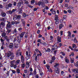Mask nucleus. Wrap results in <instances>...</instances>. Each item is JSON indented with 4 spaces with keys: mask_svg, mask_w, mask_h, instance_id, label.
<instances>
[{
    "mask_svg": "<svg viewBox=\"0 0 78 78\" xmlns=\"http://www.w3.org/2000/svg\"><path fill=\"white\" fill-rule=\"evenodd\" d=\"M6 55H7L8 57H9L10 56H11L10 57V59L12 60L14 58V54L11 53L10 51H9L6 54Z\"/></svg>",
    "mask_w": 78,
    "mask_h": 78,
    "instance_id": "1",
    "label": "nucleus"
},
{
    "mask_svg": "<svg viewBox=\"0 0 78 78\" xmlns=\"http://www.w3.org/2000/svg\"><path fill=\"white\" fill-rule=\"evenodd\" d=\"M25 34V32H22L20 34V37H17V41L18 42V43H20V40L21 39V37H23V36Z\"/></svg>",
    "mask_w": 78,
    "mask_h": 78,
    "instance_id": "2",
    "label": "nucleus"
},
{
    "mask_svg": "<svg viewBox=\"0 0 78 78\" xmlns=\"http://www.w3.org/2000/svg\"><path fill=\"white\" fill-rule=\"evenodd\" d=\"M10 28H11V22H8V23L7 25V27L6 28L7 30H9Z\"/></svg>",
    "mask_w": 78,
    "mask_h": 78,
    "instance_id": "3",
    "label": "nucleus"
},
{
    "mask_svg": "<svg viewBox=\"0 0 78 78\" xmlns=\"http://www.w3.org/2000/svg\"><path fill=\"white\" fill-rule=\"evenodd\" d=\"M72 72L75 74L78 73V69H73L71 70Z\"/></svg>",
    "mask_w": 78,
    "mask_h": 78,
    "instance_id": "4",
    "label": "nucleus"
},
{
    "mask_svg": "<svg viewBox=\"0 0 78 78\" xmlns=\"http://www.w3.org/2000/svg\"><path fill=\"white\" fill-rule=\"evenodd\" d=\"M15 61L14 60L10 62V66L11 67H14V64L15 63Z\"/></svg>",
    "mask_w": 78,
    "mask_h": 78,
    "instance_id": "5",
    "label": "nucleus"
},
{
    "mask_svg": "<svg viewBox=\"0 0 78 78\" xmlns=\"http://www.w3.org/2000/svg\"><path fill=\"white\" fill-rule=\"evenodd\" d=\"M59 69L58 68H57L55 71V73H59Z\"/></svg>",
    "mask_w": 78,
    "mask_h": 78,
    "instance_id": "6",
    "label": "nucleus"
},
{
    "mask_svg": "<svg viewBox=\"0 0 78 78\" xmlns=\"http://www.w3.org/2000/svg\"><path fill=\"white\" fill-rule=\"evenodd\" d=\"M11 37V40H12V41H13L14 42H16V37H15L14 36H12Z\"/></svg>",
    "mask_w": 78,
    "mask_h": 78,
    "instance_id": "7",
    "label": "nucleus"
},
{
    "mask_svg": "<svg viewBox=\"0 0 78 78\" xmlns=\"http://www.w3.org/2000/svg\"><path fill=\"white\" fill-rule=\"evenodd\" d=\"M57 41L58 42H61V37H59L58 36L57 37Z\"/></svg>",
    "mask_w": 78,
    "mask_h": 78,
    "instance_id": "8",
    "label": "nucleus"
},
{
    "mask_svg": "<svg viewBox=\"0 0 78 78\" xmlns=\"http://www.w3.org/2000/svg\"><path fill=\"white\" fill-rule=\"evenodd\" d=\"M12 5V4H8V5H6V8H8L9 7V8H11V6Z\"/></svg>",
    "mask_w": 78,
    "mask_h": 78,
    "instance_id": "9",
    "label": "nucleus"
},
{
    "mask_svg": "<svg viewBox=\"0 0 78 78\" xmlns=\"http://www.w3.org/2000/svg\"><path fill=\"white\" fill-rule=\"evenodd\" d=\"M72 47V48H77L76 45V44H73Z\"/></svg>",
    "mask_w": 78,
    "mask_h": 78,
    "instance_id": "10",
    "label": "nucleus"
},
{
    "mask_svg": "<svg viewBox=\"0 0 78 78\" xmlns=\"http://www.w3.org/2000/svg\"><path fill=\"white\" fill-rule=\"evenodd\" d=\"M30 66V63H29V62H26V67L27 68H28L29 67V66Z\"/></svg>",
    "mask_w": 78,
    "mask_h": 78,
    "instance_id": "11",
    "label": "nucleus"
},
{
    "mask_svg": "<svg viewBox=\"0 0 78 78\" xmlns=\"http://www.w3.org/2000/svg\"><path fill=\"white\" fill-rule=\"evenodd\" d=\"M68 35L67 36L68 37H70L71 36V32L70 31H68L67 32Z\"/></svg>",
    "mask_w": 78,
    "mask_h": 78,
    "instance_id": "12",
    "label": "nucleus"
},
{
    "mask_svg": "<svg viewBox=\"0 0 78 78\" xmlns=\"http://www.w3.org/2000/svg\"><path fill=\"white\" fill-rule=\"evenodd\" d=\"M70 59L71 63H73V62H74V58H70Z\"/></svg>",
    "mask_w": 78,
    "mask_h": 78,
    "instance_id": "13",
    "label": "nucleus"
},
{
    "mask_svg": "<svg viewBox=\"0 0 78 78\" xmlns=\"http://www.w3.org/2000/svg\"><path fill=\"white\" fill-rule=\"evenodd\" d=\"M43 3L44 4L46 3H48V0H43Z\"/></svg>",
    "mask_w": 78,
    "mask_h": 78,
    "instance_id": "14",
    "label": "nucleus"
},
{
    "mask_svg": "<svg viewBox=\"0 0 78 78\" xmlns=\"http://www.w3.org/2000/svg\"><path fill=\"white\" fill-rule=\"evenodd\" d=\"M73 41L74 42H75V43H76V44L78 43V41H77V40H76V37H74Z\"/></svg>",
    "mask_w": 78,
    "mask_h": 78,
    "instance_id": "15",
    "label": "nucleus"
},
{
    "mask_svg": "<svg viewBox=\"0 0 78 78\" xmlns=\"http://www.w3.org/2000/svg\"><path fill=\"white\" fill-rule=\"evenodd\" d=\"M64 27V25L62 24H60L59 26V29H61L62 28Z\"/></svg>",
    "mask_w": 78,
    "mask_h": 78,
    "instance_id": "16",
    "label": "nucleus"
},
{
    "mask_svg": "<svg viewBox=\"0 0 78 78\" xmlns=\"http://www.w3.org/2000/svg\"><path fill=\"white\" fill-rule=\"evenodd\" d=\"M21 60L22 62L23 63L24 62V58H23V56H21Z\"/></svg>",
    "mask_w": 78,
    "mask_h": 78,
    "instance_id": "17",
    "label": "nucleus"
},
{
    "mask_svg": "<svg viewBox=\"0 0 78 78\" xmlns=\"http://www.w3.org/2000/svg\"><path fill=\"white\" fill-rule=\"evenodd\" d=\"M19 62H20V60H18L15 62V64L16 65H18V64H19Z\"/></svg>",
    "mask_w": 78,
    "mask_h": 78,
    "instance_id": "18",
    "label": "nucleus"
},
{
    "mask_svg": "<svg viewBox=\"0 0 78 78\" xmlns=\"http://www.w3.org/2000/svg\"><path fill=\"white\" fill-rule=\"evenodd\" d=\"M13 47V44H12V43H10L9 46V47L10 48H12Z\"/></svg>",
    "mask_w": 78,
    "mask_h": 78,
    "instance_id": "19",
    "label": "nucleus"
},
{
    "mask_svg": "<svg viewBox=\"0 0 78 78\" xmlns=\"http://www.w3.org/2000/svg\"><path fill=\"white\" fill-rule=\"evenodd\" d=\"M1 25L3 26V27H5V23H3V22H2L1 23L0 25V28H1Z\"/></svg>",
    "mask_w": 78,
    "mask_h": 78,
    "instance_id": "20",
    "label": "nucleus"
},
{
    "mask_svg": "<svg viewBox=\"0 0 78 78\" xmlns=\"http://www.w3.org/2000/svg\"><path fill=\"white\" fill-rule=\"evenodd\" d=\"M13 34H14L15 33V34H17V30H16V29H15L14 30V31L13 32Z\"/></svg>",
    "mask_w": 78,
    "mask_h": 78,
    "instance_id": "21",
    "label": "nucleus"
},
{
    "mask_svg": "<svg viewBox=\"0 0 78 78\" xmlns=\"http://www.w3.org/2000/svg\"><path fill=\"white\" fill-rule=\"evenodd\" d=\"M19 50H18L16 51V55L17 57H18L19 56Z\"/></svg>",
    "mask_w": 78,
    "mask_h": 78,
    "instance_id": "22",
    "label": "nucleus"
},
{
    "mask_svg": "<svg viewBox=\"0 0 78 78\" xmlns=\"http://www.w3.org/2000/svg\"><path fill=\"white\" fill-rule=\"evenodd\" d=\"M17 6L18 8H19L20 6H21V3L20 2H19L17 4Z\"/></svg>",
    "mask_w": 78,
    "mask_h": 78,
    "instance_id": "23",
    "label": "nucleus"
},
{
    "mask_svg": "<svg viewBox=\"0 0 78 78\" xmlns=\"http://www.w3.org/2000/svg\"><path fill=\"white\" fill-rule=\"evenodd\" d=\"M2 17H5L6 14L5 13H2Z\"/></svg>",
    "mask_w": 78,
    "mask_h": 78,
    "instance_id": "24",
    "label": "nucleus"
},
{
    "mask_svg": "<svg viewBox=\"0 0 78 78\" xmlns=\"http://www.w3.org/2000/svg\"><path fill=\"white\" fill-rule=\"evenodd\" d=\"M45 50L46 52H47V51H48V52H50L51 51L50 49V48H48L47 50V49H45Z\"/></svg>",
    "mask_w": 78,
    "mask_h": 78,
    "instance_id": "25",
    "label": "nucleus"
},
{
    "mask_svg": "<svg viewBox=\"0 0 78 78\" xmlns=\"http://www.w3.org/2000/svg\"><path fill=\"white\" fill-rule=\"evenodd\" d=\"M55 20H58V15H55Z\"/></svg>",
    "mask_w": 78,
    "mask_h": 78,
    "instance_id": "26",
    "label": "nucleus"
},
{
    "mask_svg": "<svg viewBox=\"0 0 78 78\" xmlns=\"http://www.w3.org/2000/svg\"><path fill=\"white\" fill-rule=\"evenodd\" d=\"M22 23L23 24V25H25V21L23 20H22Z\"/></svg>",
    "mask_w": 78,
    "mask_h": 78,
    "instance_id": "27",
    "label": "nucleus"
},
{
    "mask_svg": "<svg viewBox=\"0 0 78 78\" xmlns=\"http://www.w3.org/2000/svg\"><path fill=\"white\" fill-rule=\"evenodd\" d=\"M28 33H26L25 35V37L26 38V39L27 38V37H28Z\"/></svg>",
    "mask_w": 78,
    "mask_h": 78,
    "instance_id": "28",
    "label": "nucleus"
},
{
    "mask_svg": "<svg viewBox=\"0 0 78 78\" xmlns=\"http://www.w3.org/2000/svg\"><path fill=\"white\" fill-rule=\"evenodd\" d=\"M17 18L18 19H20L21 18V16L20 15H18L16 16Z\"/></svg>",
    "mask_w": 78,
    "mask_h": 78,
    "instance_id": "29",
    "label": "nucleus"
},
{
    "mask_svg": "<svg viewBox=\"0 0 78 78\" xmlns=\"http://www.w3.org/2000/svg\"><path fill=\"white\" fill-rule=\"evenodd\" d=\"M65 61L66 62H67V63H69V60L67 58L65 59Z\"/></svg>",
    "mask_w": 78,
    "mask_h": 78,
    "instance_id": "30",
    "label": "nucleus"
},
{
    "mask_svg": "<svg viewBox=\"0 0 78 78\" xmlns=\"http://www.w3.org/2000/svg\"><path fill=\"white\" fill-rule=\"evenodd\" d=\"M55 24L57 25L59 23V20H57L55 22Z\"/></svg>",
    "mask_w": 78,
    "mask_h": 78,
    "instance_id": "31",
    "label": "nucleus"
},
{
    "mask_svg": "<svg viewBox=\"0 0 78 78\" xmlns=\"http://www.w3.org/2000/svg\"><path fill=\"white\" fill-rule=\"evenodd\" d=\"M10 32H11V30H9L6 32V33L7 34H8Z\"/></svg>",
    "mask_w": 78,
    "mask_h": 78,
    "instance_id": "32",
    "label": "nucleus"
},
{
    "mask_svg": "<svg viewBox=\"0 0 78 78\" xmlns=\"http://www.w3.org/2000/svg\"><path fill=\"white\" fill-rule=\"evenodd\" d=\"M45 66L47 68V69H50V66L47 65H46Z\"/></svg>",
    "mask_w": 78,
    "mask_h": 78,
    "instance_id": "33",
    "label": "nucleus"
},
{
    "mask_svg": "<svg viewBox=\"0 0 78 78\" xmlns=\"http://www.w3.org/2000/svg\"><path fill=\"white\" fill-rule=\"evenodd\" d=\"M6 34L5 33H3L2 34V37H5V36H6Z\"/></svg>",
    "mask_w": 78,
    "mask_h": 78,
    "instance_id": "34",
    "label": "nucleus"
},
{
    "mask_svg": "<svg viewBox=\"0 0 78 78\" xmlns=\"http://www.w3.org/2000/svg\"><path fill=\"white\" fill-rule=\"evenodd\" d=\"M16 72L18 73H20V69H16Z\"/></svg>",
    "mask_w": 78,
    "mask_h": 78,
    "instance_id": "35",
    "label": "nucleus"
},
{
    "mask_svg": "<svg viewBox=\"0 0 78 78\" xmlns=\"http://www.w3.org/2000/svg\"><path fill=\"white\" fill-rule=\"evenodd\" d=\"M37 25L38 27L39 28L41 27V24H40V23H38L37 24Z\"/></svg>",
    "mask_w": 78,
    "mask_h": 78,
    "instance_id": "36",
    "label": "nucleus"
},
{
    "mask_svg": "<svg viewBox=\"0 0 78 78\" xmlns=\"http://www.w3.org/2000/svg\"><path fill=\"white\" fill-rule=\"evenodd\" d=\"M7 13H8V14H12V12L11 11H8L7 12Z\"/></svg>",
    "mask_w": 78,
    "mask_h": 78,
    "instance_id": "37",
    "label": "nucleus"
},
{
    "mask_svg": "<svg viewBox=\"0 0 78 78\" xmlns=\"http://www.w3.org/2000/svg\"><path fill=\"white\" fill-rule=\"evenodd\" d=\"M11 71L14 74H15V73H16V72L14 70H11Z\"/></svg>",
    "mask_w": 78,
    "mask_h": 78,
    "instance_id": "38",
    "label": "nucleus"
},
{
    "mask_svg": "<svg viewBox=\"0 0 78 78\" xmlns=\"http://www.w3.org/2000/svg\"><path fill=\"white\" fill-rule=\"evenodd\" d=\"M61 53L62 54V55L63 56H65V55H66V54L63 52H61Z\"/></svg>",
    "mask_w": 78,
    "mask_h": 78,
    "instance_id": "39",
    "label": "nucleus"
},
{
    "mask_svg": "<svg viewBox=\"0 0 78 78\" xmlns=\"http://www.w3.org/2000/svg\"><path fill=\"white\" fill-rule=\"evenodd\" d=\"M61 36H62L63 34V31L61 30L60 31Z\"/></svg>",
    "mask_w": 78,
    "mask_h": 78,
    "instance_id": "40",
    "label": "nucleus"
},
{
    "mask_svg": "<svg viewBox=\"0 0 78 78\" xmlns=\"http://www.w3.org/2000/svg\"><path fill=\"white\" fill-rule=\"evenodd\" d=\"M22 10H20V11H19V14H22Z\"/></svg>",
    "mask_w": 78,
    "mask_h": 78,
    "instance_id": "41",
    "label": "nucleus"
},
{
    "mask_svg": "<svg viewBox=\"0 0 78 78\" xmlns=\"http://www.w3.org/2000/svg\"><path fill=\"white\" fill-rule=\"evenodd\" d=\"M67 16H63V19H67Z\"/></svg>",
    "mask_w": 78,
    "mask_h": 78,
    "instance_id": "42",
    "label": "nucleus"
},
{
    "mask_svg": "<svg viewBox=\"0 0 78 78\" xmlns=\"http://www.w3.org/2000/svg\"><path fill=\"white\" fill-rule=\"evenodd\" d=\"M25 66V65L24 64H23L22 66V67L23 68H24Z\"/></svg>",
    "mask_w": 78,
    "mask_h": 78,
    "instance_id": "43",
    "label": "nucleus"
},
{
    "mask_svg": "<svg viewBox=\"0 0 78 78\" xmlns=\"http://www.w3.org/2000/svg\"><path fill=\"white\" fill-rule=\"evenodd\" d=\"M34 2V0H32L31 2V4H33Z\"/></svg>",
    "mask_w": 78,
    "mask_h": 78,
    "instance_id": "44",
    "label": "nucleus"
},
{
    "mask_svg": "<svg viewBox=\"0 0 78 78\" xmlns=\"http://www.w3.org/2000/svg\"><path fill=\"white\" fill-rule=\"evenodd\" d=\"M69 48H70L71 50H73V49L72 48V47L71 46H69Z\"/></svg>",
    "mask_w": 78,
    "mask_h": 78,
    "instance_id": "45",
    "label": "nucleus"
},
{
    "mask_svg": "<svg viewBox=\"0 0 78 78\" xmlns=\"http://www.w3.org/2000/svg\"><path fill=\"white\" fill-rule=\"evenodd\" d=\"M67 11L69 13H71V12H72V11L70 10H68Z\"/></svg>",
    "mask_w": 78,
    "mask_h": 78,
    "instance_id": "46",
    "label": "nucleus"
},
{
    "mask_svg": "<svg viewBox=\"0 0 78 78\" xmlns=\"http://www.w3.org/2000/svg\"><path fill=\"white\" fill-rule=\"evenodd\" d=\"M13 67L14 69H16L17 68V65H15L13 66Z\"/></svg>",
    "mask_w": 78,
    "mask_h": 78,
    "instance_id": "47",
    "label": "nucleus"
},
{
    "mask_svg": "<svg viewBox=\"0 0 78 78\" xmlns=\"http://www.w3.org/2000/svg\"><path fill=\"white\" fill-rule=\"evenodd\" d=\"M23 16L24 17H26V14L25 13H23Z\"/></svg>",
    "mask_w": 78,
    "mask_h": 78,
    "instance_id": "48",
    "label": "nucleus"
},
{
    "mask_svg": "<svg viewBox=\"0 0 78 78\" xmlns=\"http://www.w3.org/2000/svg\"><path fill=\"white\" fill-rule=\"evenodd\" d=\"M1 42H4V40H3V39H2V38H1L0 39Z\"/></svg>",
    "mask_w": 78,
    "mask_h": 78,
    "instance_id": "49",
    "label": "nucleus"
},
{
    "mask_svg": "<svg viewBox=\"0 0 78 78\" xmlns=\"http://www.w3.org/2000/svg\"><path fill=\"white\" fill-rule=\"evenodd\" d=\"M22 28H19L18 29V30L19 31H22Z\"/></svg>",
    "mask_w": 78,
    "mask_h": 78,
    "instance_id": "50",
    "label": "nucleus"
},
{
    "mask_svg": "<svg viewBox=\"0 0 78 78\" xmlns=\"http://www.w3.org/2000/svg\"><path fill=\"white\" fill-rule=\"evenodd\" d=\"M33 73L35 75L36 74V70H34V72H33Z\"/></svg>",
    "mask_w": 78,
    "mask_h": 78,
    "instance_id": "51",
    "label": "nucleus"
},
{
    "mask_svg": "<svg viewBox=\"0 0 78 78\" xmlns=\"http://www.w3.org/2000/svg\"><path fill=\"white\" fill-rule=\"evenodd\" d=\"M4 39H8V37L7 36H5L4 37Z\"/></svg>",
    "mask_w": 78,
    "mask_h": 78,
    "instance_id": "52",
    "label": "nucleus"
},
{
    "mask_svg": "<svg viewBox=\"0 0 78 78\" xmlns=\"http://www.w3.org/2000/svg\"><path fill=\"white\" fill-rule=\"evenodd\" d=\"M40 32H41V31H40V30H38L37 31V34H39Z\"/></svg>",
    "mask_w": 78,
    "mask_h": 78,
    "instance_id": "53",
    "label": "nucleus"
},
{
    "mask_svg": "<svg viewBox=\"0 0 78 78\" xmlns=\"http://www.w3.org/2000/svg\"><path fill=\"white\" fill-rule=\"evenodd\" d=\"M52 60H53V61L55 60V57H53L52 58Z\"/></svg>",
    "mask_w": 78,
    "mask_h": 78,
    "instance_id": "54",
    "label": "nucleus"
},
{
    "mask_svg": "<svg viewBox=\"0 0 78 78\" xmlns=\"http://www.w3.org/2000/svg\"><path fill=\"white\" fill-rule=\"evenodd\" d=\"M42 35L41 34H39V35H38L39 37H42Z\"/></svg>",
    "mask_w": 78,
    "mask_h": 78,
    "instance_id": "55",
    "label": "nucleus"
},
{
    "mask_svg": "<svg viewBox=\"0 0 78 78\" xmlns=\"http://www.w3.org/2000/svg\"><path fill=\"white\" fill-rule=\"evenodd\" d=\"M16 11V9H13L12 11V12H15V11Z\"/></svg>",
    "mask_w": 78,
    "mask_h": 78,
    "instance_id": "56",
    "label": "nucleus"
},
{
    "mask_svg": "<svg viewBox=\"0 0 78 78\" xmlns=\"http://www.w3.org/2000/svg\"><path fill=\"white\" fill-rule=\"evenodd\" d=\"M39 53H40V54H39L41 56H42V53H41V51H39Z\"/></svg>",
    "mask_w": 78,
    "mask_h": 78,
    "instance_id": "57",
    "label": "nucleus"
},
{
    "mask_svg": "<svg viewBox=\"0 0 78 78\" xmlns=\"http://www.w3.org/2000/svg\"><path fill=\"white\" fill-rule=\"evenodd\" d=\"M36 78H39V75L37 74L35 76Z\"/></svg>",
    "mask_w": 78,
    "mask_h": 78,
    "instance_id": "58",
    "label": "nucleus"
},
{
    "mask_svg": "<svg viewBox=\"0 0 78 78\" xmlns=\"http://www.w3.org/2000/svg\"><path fill=\"white\" fill-rule=\"evenodd\" d=\"M74 66H76L77 67H78V65L76 64V63H74Z\"/></svg>",
    "mask_w": 78,
    "mask_h": 78,
    "instance_id": "59",
    "label": "nucleus"
},
{
    "mask_svg": "<svg viewBox=\"0 0 78 78\" xmlns=\"http://www.w3.org/2000/svg\"><path fill=\"white\" fill-rule=\"evenodd\" d=\"M49 72H53V71H52V69H50L49 70Z\"/></svg>",
    "mask_w": 78,
    "mask_h": 78,
    "instance_id": "60",
    "label": "nucleus"
},
{
    "mask_svg": "<svg viewBox=\"0 0 78 78\" xmlns=\"http://www.w3.org/2000/svg\"><path fill=\"white\" fill-rule=\"evenodd\" d=\"M62 43H60L59 44V46H60V47H61V46H62Z\"/></svg>",
    "mask_w": 78,
    "mask_h": 78,
    "instance_id": "61",
    "label": "nucleus"
},
{
    "mask_svg": "<svg viewBox=\"0 0 78 78\" xmlns=\"http://www.w3.org/2000/svg\"><path fill=\"white\" fill-rule=\"evenodd\" d=\"M13 5L14 6H16V2H14Z\"/></svg>",
    "mask_w": 78,
    "mask_h": 78,
    "instance_id": "62",
    "label": "nucleus"
},
{
    "mask_svg": "<svg viewBox=\"0 0 78 78\" xmlns=\"http://www.w3.org/2000/svg\"><path fill=\"white\" fill-rule=\"evenodd\" d=\"M65 2H66L67 3L69 2V0H66Z\"/></svg>",
    "mask_w": 78,
    "mask_h": 78,
    "instance_id": "63",
    "label": "nucleus"
},
{
    "mask_svg": "<svg viewBox=\"0 0 78 78\" xmlns=\"http://www.w3.org/2000/svg\"><path fill=\"white\" fill-rule=\"evenodd\" d=\"M76 78H78V74H76Z\"/></svg>",
    "mask_w": 78,
    "mask_h": 78,
    "instance_id": "64",
    "label": "nucleus"
}]
</instances>
